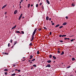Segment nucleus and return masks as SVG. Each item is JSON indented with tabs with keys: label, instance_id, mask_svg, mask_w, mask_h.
<instances>
[{
	"label": "nucleus",
	"instance_id": "nucleus-1",
	"mask_svg": "<svg viewBox=\"0 0 76 76\" xmlns=\"http://www.w3.org/2000/svg\"><path fill=\"white\" fill-rule=\"evenodd\" d=\"M37 28H36L35 29L34 31L32 34V36L31 39V41H34V35H35V33H36V31H37Z\"/></svg>",
	"mask_w": 76,
	"mask_h": 76
},
{
	"label": "nucleus",
	"instance_id": "nucleus-2",
	"mask_svg": "<svg viewBox=\"0 0 76 76\" xmlns=\"http://www.w3.org/2000/svg\"><path fill=\"white\" fill-rule=\"evenodd\" d=\"M7 6V5L6 4L5 5H4L2 8V9H3L4 8H5V7H6Z\"/></svg>",
	"mask_w": 76,
	"mask_h": 76
},
{
	"label": "nucleus",
	"instance_id": "nucleus-3",
	"mask_svg": "<svg viewBox=\"0 0 76 76\" xmlns=\"http://www.w3.org/2000/svg\"><path fill=\"white\" fill-rule=\"evenodd\" d=\"M51 67V66L50 65V64H48L46 67Z\"/></svg>",
	"mask_w": 76,
	"mask_h": 76
},
{
	"label": "nucleus",
	"instance_id": "nucleus-4",
	"mask_svg": "<svg viewBox=\"0 0 76 76\" xmlns=\"http://www.w3.org/2000/svg\"><path fill=\"white\" fill-rule=\"evenodd\" d=\"M18 12V10H15L14 12V14H16V13H17Z\"/></svg>",
	"mask_w": 76,
	"mask_h": 76
},
{
	"label": "nucleus",
	"instance_id": "nucleus-5",
	"mask_svg": "<svg viewBox=\"0 0 76 76\" xmlns=\"http://www.w3.org/2000/svg\"><path fill=\"white\" fill-rule=\"evenodd\" d=\"M15 32H16V33H17V34H18V33H19V34H22V33L20 32L19 31H16Z\"/></svg>",
	"mask_w": 76,
	"mask_h": 76
},
{
	"label": "nucleus",
	"instance_id": "nucleus-6",
	"mask_svg": "<svg viewBox=\"0 0 76 76\" xmlns=\"http://www.w3.org/2000/svg\"><path fill=\"white\" fill-rule=\"evenodd\" d=\"M16 25H15V26L14 27H13L12 28V29H15V28H16Z\"/></svg>",
	"mask_w": 76,
	"mask_h": 76
},
{
	"label": "nucleus",
	"instance_id": "nucleus-7",
	"mask_svg": "<svg viewBox=\"0 0 76 76\" xmlns=\"http://www.w3.org/2000/svg\"><path fill=\"white\" fill-rule=\"evenodd\" d=\"M64 39L65 40H66V39H68V40H70V38H64Z\"/></svg>",
	"mask_w": 76,
	"mask_h": 76
},
{
	"label": "nucleus",
	"instance_id": "nucleus-8",
	"mask_svg": "<svg viewBox=\"0 0 76 76\" xmlns=\"http://www.w3.org/2000/svg\"><path fill=\"white\" fill-rule=\"evenodd\" d=\"M46 1H47V3L48 4H50V1H48V0H47Z\"/></svg>",
	"mask_w": 76,
	"mask_h": 76
},
{
	"label": "nucleus",
	"instance_id": "nucleus-9",
	"mask_svg": "<svg viewBox=\"0 0 76 76\" xmlns=\"http://www.w3.org/2000/svg\"><path fill=\"white\" fill-rule=\"evenodd\" d=\"M60 26V24H58L55 26V28H57V27H58V26Z\"/></svg>",
	"mask_w": 76,
	"mask_h": 76
},
{
	"label": "nucleus",
	"instance_id": "nucleus-10",
	"mask_svg": "<svg viewBox=\"0 0 76 76\" xmlns=\"http://www.w3.org/2000/svg\"><path fill=\"white\" fill-rule=\"evenodd\" d=\"M48 19H49V17L48 16L46 18V20H48Z\"/></svg>",
	"mask_w": 76,
	"mask_h": 76
},
{
	"label": "nucleus",
	"instance_id": "nucleus-11",
	"mask_svg": "<svg viewBox=\"0 0 76 76\" xmlns=\"http://www.w3.org/2000/svg\"><path fill=\"white\" fill-rule=\"evenodd\" d=\"M16 44H17V41L15 42L14 45H16Z\"/></svg>",
	"mask_w": 76,
	"mask_h": 76
},
{
	"label": "nucleus",
	"instance_id": "nucleus-12",
	"mask_svg": "<svg viewBox=\"0 0 76 76\" xmlns=\"http://www.w3.org/2000/svg\"><path fill=\"white\" fill-rule=\"evenodd\" d=\"M51 61L50 60L48 61H47V62L48 63H51Z\"/></svg>",
	"mask_w": 76,
	"mask_h": 76
},
{
	"label": "nucleus",
	"instance_id": "nucleus-13",
	"mask_svg": "<svg viewBox=\"0 0 76 76\" xmlns=\"http://www.w3.org/2000/svg\"><path fill=\"white\" fill-rule=\"evenodd\" d=\"M53 58H54V60L56 59V57L54 56H53Z\"/></svg>",
	"mask_w": 76,
	"mask_h": 76
},
{
	"label": "nucleus",
	"instance_id": "nucleus-14",
	"mask_svg": "<svg viewBox=\"0 0 76 76\" xmlns=\"http://www.w3.org/2000/svg\"><path fill=\"white\" fill-rule=\"evenodd\" d=\"M66 22H65V23H64L63 24V25H66Z\"/></svg>",
	"mask_w": 76,
	"mask_h": 76
},
{
	"label": "nucleus",
	"instance_id": "nucleus-15",
	"mask_svg": "<svg viewBox=\"0 0 76 76\" xmlns=\"http://www.w3.org/2000/svg\"><path fill=\"white\" fill-rule=\"evenodd\" d=\"M30 57L31 58H29V59H31V58H32L33 57V56L32 55L30 56Z\"/></svg>",
	"mask_w": 76,
	"mask_h": 76
},
{
	"label": "nucleus",
	"instance_id": "nucleus-16",
	"mask_svg": "<svg viewBox=\"0 0 76 76\" xmlns=\"http://www.w3.org/2000/svg\"><path fill=\"white\" fill-rule=\"evenodd\" d=\"M66 37V35H62V37Z\"/></svg>",
	"mask_w": 76,
	"mask_h": 76
},
{
	"label": "nucleus",
	"instance_id": "nucleus-17",
	"mask_svg": "<svg viewBox=\"0 0 76 76\" xmlns=\"http://www.w3.org/2000/svg\"><path fill=\"white\" fill-rule=\"evenodd\" d=\"M16 75V74L14 73V74H11V76H15V75Z\"/></svg>",
	"mask_w": 76,
	"mask_h": 76
},
{
	"label": "nucleus",
	"instance_id": "nucleus-18",
	"mask_svg": "<svg viewBox=\"0 0 76 76\" xmlns=\"http://www.w3.org/2000/svg\"><path fill=\"white\" fill-rule=\"evenodd\" d=\"M4 71H5V72H7V71H8V69H4Z\"/></svg>",
	"mask_w": 76,
	"mask_h": 76
},
{
	"label": "nucleus",
	"instance_id": "nucleus-19",
	"mask_svg": "<svg viewBox=\"0 0 76 76\" xmlns=\"http://www.w3.org/2000/svg\"><path fill=\"white\" fill-rule=\"evenodd\" d=\"M64 54V52H62L61 53V55H63Z\"/></svg>",
	"mask_w": 76,
	"mask_h": 76
},
{
	"label": "nucleus",
	"instance_id": "nucleus-20",
	"mask_svg": "<svg viewBox=\"0 0 76 76\" xmlns=\"http://www.w3.org/2000/svg\"><path fill=\"white\" fill-rule=\"evenodd\" d=\"M35 59L34 58L31 60V61H35Z\"/></svg>",
	"mask_w": 76,
	"mask_h": 76
},
{
	"label": "nucleus",
	"instance_id": "nucleus-21",
	"mask_svg": "<svg viewBox=\"0 0 76 76\" xmlns=\"http://www.w3.org/2000/svg\"><path fill=\"white\" fill-rule=\"evenodd\" d=\"M10 43H9L8 45V47H10Z\"/></svg>",
	"mask_w": 76,
	"mask_h": 76
},
{
	"label": "nucleus",
	"instance_id": "nucleus-22",
	"mask_svg": "<svg viewBox=\"0 0 76 76\" xmlns=\"http://www.w3.org/2000/svg\"><path fill=\"white\" fill-rule=\"evenodd\" d=\"M63 26H60V27H59V28L60 29H61V28H63Z\"/></svg>",
	"mask_w": 76,
	"mask_h": 76
},
{
	"label": "nucleus",
	"instance_id": "nucleus-23",
	"mask_svg": "<svg viewBox=\"0 0 76 76\" xmlns=\"http://www.w3.org/2000/svg\"><path fill=\"white\" fill-rule=\"evenodd\" d=\"M30 4H28V7L29 8V7H30Z\"/></svg>",
	"mask_w": 76,
	"mask_h": 76
},
{
	"label": "nucleus",
	"instance_id": "nucleus-24",
	"mask_svg": "<svg viewBox=\"0 0 76 76\" xmlns=\"http://www.w3.org/2000/svg\"><path fill=\"white\" fill-rule=\"evenodd\" d=\"M44 28L46 30H47V28L45 27H44Z\"/></svg>",
	"mask_w": 76,
	"mask_h": 76
},
{
	"label": "nucleus",
	"instance_id": "nucleus-25",
	"mask_svg": "<svg viewBox=\"0 0 76 76\" xmlns=\"http://www.w3.org/2000/svg\"><path fill=\"white\" fill-rule=\"evenodd\" d=\"M51 57H52V55H50L49 56V58H51Z\"/></svg>",
	"mask_w": 76,
	"mask_h": 76
},
{
	"label": "nucleus",
	"instance_id": "nucleus-26",
	"mask_svg": "<svg viewBox=\"0 0 76 76\" xmlns=\"http://www.w3.org/2000/svg\"><path fill=\"white\" fill-rule=\"evenodd\" d=\"M59 42H63V41L62 40H60Z\"/></svg>",
	"mask_w": 76,
	"mask_h": 76
},
{
	"label": "nucleus",
	"instance_id": "nucleus-27",
	"mask_svg": "<svg viewBox=\"0 0 76 76\" xmlns=\"http://www.w3.org/2000/svg\"><path fill=\"white\" fill-rule=\"evenodd\" d=\"M29 45H30V46H31V45H32V43H30L29 44Z\"/></svg>",
	"mask_w": 76,
	"mask_h": 76
},
{
	"label": "nucleus",
	"instance_id": "nucleus-28",
	"mask_svg": "<svg viewBox=\"0 0 76 76\" xmlns=\"http://www.w3.org/2000/svg\"><path fill=\"white\" fill-rule=\"evenodd\" d=\"M72 6H75V4H72Z\"/></svg>",
	"mask_w": 76,
	"mask_h": 76
},
{
	"label": "nucleus",
	"instance_id": "nucleus-29",
	"mask_svg": "<svg viewBox=\"0 0 76 76\" xmlns=\"http://www.w3.org/2000/svg\"><path fill=\"white\" fill-rule=\"evenodd\" d=\"M21 33L22 34H24V32L23 31H21Z\"/></svg>",
	"mask_w": 76,
	"mask_h": 76
},
{
	"label": "nucleus",
	"instance_id": "nucleus-30",
	"mask_svg": "<svg viewBox=\"0 0 76 76\" xmlns=\"http://www.w3.org/2000/svg\"><path fill=\"white\" fill-rule=\"evenodd\" d=\"M75 60V59L74 58H72V61H74Z\"/></svg>",
	"mask_w": 76,
	"mask_h": 76
},
{
	"label": "nucleus",
	"instance_id": "nucleus-31",
	"mask_svg": "<svg viewBox=\"0 0 76 76\" xmlns=\"http://www.w3.org/2000/svg\"><path fill=\"white\" fill-rule=\"evenodd\" d=\"M38 7V4H37L36 5V7Z\"/></svg>",
	"mask_w": 76,
	"mask_h": 76
},
{
	"label": "nucleus",
	"instance_id": "nucleus-32",
	"mask_svg": "<svg viewBox=\"0 0 76 76\" xmlns=\"http://www.w3.org/2000/svg\"><path fill=\"white\" fill-rule=\"evenodd\" d=\"M33 66H34V67H37V65L35 64H34L33 65Z\"/></svg>",
	"mask_w": 76,
	"mask_h": 76
},
{
	"label": "nucleus",
	"instance_id": "nucleus-33",
	"mask_svg": "<svg viewBox=\"0 0 76 76\" xmlns=\"http://www.w3.org/2000/svg\"><path fill=\"white\" fill-rule=\"evenodd\" d=\"M73 41H74V39H72L70 41H71V42H73Z\"/></svg>",
	"mask_w": 76,
	"mask_h": 76
},
{
	"label": "nucleus",
	"instance_id": "nucleus-34",
	"mask_svg": "<svg viewBox=\"0 0 76 76\" xmlns=\"http://www.w3.org/2000/svg\"><path fill=\"white\" fill-rule=\"evenodd\" d=\"M4 74L5 75H7V72H5Z\"/></svg>",
	"mask_w": 76,
	"mask_h": 76
},
{
	"label": "nucleus",
	"instance_id": "nucleus-35",
	"mask_svg": "<svg viewBox=\"0 0 76 76\" xmlns=\"http://www.w3.org/2000/svg\"><path fill=\"white\" fill-rule=\"evenodd\" d=\"M42 9H44V6H42Z\"/></svg>",
	"mask_w": 76,
	"mask_h": 76
},
{
	"label": "nucleus",
	"instance_id": "nucleus-36",
	"mask_svg": "<svg viewBox=\"0 0 76 76\" xmlns=\"http://www.w3.org/2000/svg\"><path fill=\"white\" fill-rule=\"evenodd\" d=\"M39 51H37V54H39Z\"/></svg>",
	"mask_w": 76,
	"mask_h": 76
},
{
	"label": "nucleus",
	"instance_id": "nucleus-37",
	"mask_svg": "<svg viewBox=\"0 0 76 76\" xmlns=\"http://www.w3.org/2000/svg\"><path fill=\"white\" fill-rule=\"evenodd\" d=\"M23 15V14L21 13V15H20V16H21V17H22Z\"/></svg>",
	"mask_w": 76,
	"mask_h": 76
},
{
	"label": "nucleus",
	"instance_id": "nucleus-38",
	"mask_svg": "<svg viewBox=\"0 0 76 76\" xmlns=\"http://www.w3.org/2000/svg\"><path fill=\"white\" fill-rule=\"evenodd\" d=\"M12 39H11V40H10V42H11V43H12Z\"/></svg>",
	"mask_w": 76,
	"mask_h": 76
},
{
	"label": "nucleus",
	"instance_id": "nucleus-39",
	"mask_svg": "<svg viewBox=\"0 0 76 76\" xmlns=\"http://www.w3.org/2000/svg\"><path fill=\"white\" fill-rule=\"evenodd\" d=\"M65 18H66V19H69V18H68V17H67V16Z\"/></svg>",
	"mask_w": 76,
	"mask_h": 76
},
{
	"label": "nucleus",
	"instance_id": "nucleus-40",
	"mask_svg": "<svg viewBox=\"0 0 76 76\" xmlns=\"http://www.w3.org/2000/svg\"><path fill=\"white\" fill-rule=\"evenodd\" d=\"M4 54H6V55H8V53H4Z\"/></svg>",
	"mask_w": 76,
	"mask_h": 76
},
{
	"label": "nucleus",
	"instance_id": "nucleus-41",
	"mask_svg": "<svg viewBox=\"0 0 76 76\" xmlns=\"http://www.w3.org/2000/svg\"><path fill=\"white\" fill-rule=\"evenodd\" d=\"M38 30H39V31H41V28H39L38 29Z\"/></svg>",
	"mask_w": 76,
	"mask_h": 76
},
{
	"label": "nucleus",
	"instance_id": "nucleus-42",
	"mask_svg": "<svg viewBox=\"0 0 76 76\" xmlns=\"http://www.w3.org/2000/svg\"><path fill=\"white\" fill-rule=\"evenodd\" d=\"M51 32H52L51 31H50V35H51V34H52Z\"/></svg>",
	"mask_w": 76,
	"mask_h": 76
},
{
	"label": "nucleus",
	"instance_id": "nucleus-43",
	"mask_svg": "<svg viewBox=\"0 0 76 76\" xmlns=\"http://www.w3.org/2000/svg\"><path fill=\"white\" fill-rule=\"evenodd\" d=\"M55 23H53L52 24V25H54Z\"/></svg>",
	"mask_w": 76,
	"mask_h": 76
},
{
	"label": "nucleus",
	"instance_id": "nucleus-44",
	"mask_svg": "<svg viewBox=\"0 0 76 76\" xmlns=\"http://www.w3.org/2000/svg\"><path fill=\"white\" fill-rule=\"evenodd\" d=\"M59 37H62V35H59Z\"/></svg>",
	"mask_w": 76,
	"mask_h": 76
},
{
	"label": "nucleus",
	"instance_id": "nucleus-45",
	"mask_svg": "<svg viewBox=\"0 0 76 76\" xmlns=\"http://www.w3.org/2000/svg\"><path fill=\"white\" fill-rule=\"evenodd\" d=\"M58 53H60V50H58Z\"/></svg>",
	"mask_w": 76,
	"mask_h": 76
},
{
	"label": "nucleus",
	"instance_id": "nucleus-46",
	"mask_svg": "<svg viewBox=\"0 0 76 76\" xmlns=\"http://www.w3.org/2000/svg\"><path fill=\"white\" fill-rule=\"evenodd\" d=\"M42 3H41L39 4L40 6H41V5H42Z\"/></svg>",
	"mask_w": 76,
	"mask_h": 76
},
{
	"label": "nucleus",
	"instance_id": "nucleus-47",
	"mask_svg": "<svg viewBox=\"0 0 76 76\" xmlns=\"http://www.w3.org/2000/svg\"><path fill=\"white\" fill-rule=\"evenodd\" d=\"M18 71V72H20V70L19 69Z\"/></svg>",
	"mask_w": 76,
	"mask_h": 76
},
{
	"label": "nucleus",
	"instance_id": "nucleus-48",
	"mask_svg": "<svg viewBox=\"0 0 76 76\" xmlns=\"http://www.w3.org/2000/svg\"><path fill=\"white\" fill-rule=\"evenodd\" d=\"M5 15H6L7 14V12H5L4 13Z\"/></svg>",
	"mask_w": 76,
	"mask_h": 76
},
{
	"label": "nucleus",
	"instance_id": "nucleus-49",
	"mask_svg": "<svg viewBox=\"0 0 76 76\" xmlns=\"http://www.w3.org/2000/svg\"><path fill=\"white\" fill-rule=\"evenodd\" d=\"M20 19H21V18L19 17V19H18V20H20Z\"/></svg>",
	"mask_w": 76,
	"mask_h": 76
},
{
	"label": "nucleus",
	"instance_id": "nucleus-50",
	"mask_svg": "<svg viewBox=\"0 0 76 76\" xmlns=\"http://www.w3.org/2000/svg\"><path fill=\"white\" fill-rule=\"evenodd\" d=\"M70 66H69L68 67H67V68H70Z\"/></svg>",
	"mask_w": 76,
	"mask_h": 76
},
{
	"label": "nucleus",
	"instance_id": "nucleus-51",
	"mask_svg": "<svg viewBox=\"0 0 76 76\" xmlns=\"http://www.w3.org/2000/svg\"><path fill=\"white\" fill-rule=\"evenodd\" d=\"M49 20H51V18H49Z\"/></svg>",
	"mask_w": 76,
	"mask_h": 76
},
{
	"label": "nucleus",
	"instance_id": "nucleus-52",
	"mask_svg": "<svg viewBox=\"0 0 76 76\" xmlns=\"http://www.w3.org/2000/svg\"><path fill=\"white\" fill-rule=\"evenodd\" d=\"M20 9H21V8H22V6H20Z\"/></svg>",
	"mask_w": 76,
	"mask_h": 76
},
{
	"label": "nucleus",
	"instance_id": "nucleus-53",
	"mask_svg": "<svg viewBox=\"0 0 76 76\" xmlns=\"http://www.w3.org/2000/svg\"><path fill=\"white\" fill-rule=\"evenodd\" d=\"M13 66H14V67H15V66H16L15 64H14L13 65Z\"/></svg>",
	"mask_w": 76,
	"mask_h": 76
},
{
	"label": "nucleus",
	"instance_id": "nucleus-54",
	"mask_svg": "<svg viewBox=\"0 0 76 76\" xmlns=\"http://www.w3.org/2000/svg\"><path fill=\"white\" fill-rule=\"evenodd\" d=\"M15 71H18V69H15Z\"/></svg>",
	"mask_w": 76,
	"mask_h": 76
},
{
	"label": "nucleus",
	"instance_id": "nucleus-55",
	"mask_svg": "<svg viewBox=\"0 0 76 76\" xmlns=\"http://www.w3.org/2000/svg\"><path fill=\"white\" fill-rule=\"evenodd\" d=\"M24 17H22V19H24Z\"/></svg>",
	"mask_w": 76,
	"mask_h": 76
},
{
	"label": "nucleus",
	"instance_id": "nucleus-56",
	"mask_svg": "<svg viewBox=\"0 0 76 76\" xmlns=\"http://www.w3.org/2000/svg\"><path fill=\"white\" fill-rule=\"evenodd\" d=\"M32 6H33V4H31V7H32Z\"/></svg>",
	"mask_w": 76,
	"mask_h": 76
},
{
	"label": "nucleus",
	"instance_id": "nucleus-57",
	"mask_svg": "<svg viewBox=\"0 0 76 76\" xmlns=\"http://www.w3.org/2000/svg\"><path fill=\"white\" fill-rule=\"evenodd\" d=\"M23 0H21V2H23Z\"/></svg>",
	"mask_w": 76,
	"mask_h": 76
},
{
	"label": "nucleus",
	"instance_id": "nucleus-58",
	"mask_svg": "<svg viewBox=\"0 0 76 76\" xmlns=\"http://www.w3.org/2000/svg\"><path fill=\"white\" fill-rule=\"evenodd\" d=\"M33 69V67H31V69Z\"/></svg>",
	"mask_w": 76,
	"mask_h": 76
},
{
	"label": "nucleus",
	"instance_id": "nucleus-59",
	"mask_svg": "<svg viewBox=\"0 0 76 76\" xmlns=\"http://www.w3.org/2000/svg\"><path fill=\"white\" fill-rule=\"evenodd\" d=\"M70 76H73V75H70Z\"/></svg>",
	"mask_w": 76,
	"mask_h": 76
},
{
	"label": "nucleus",
	"instance_id": "nucleus-60",
	"mask_svg": "<svg viewBox=\"0 0 76 76\" xmlns=\"http://www.w3.org/2000/svg\"><path fill=\"white\" fill-rule=\"evenodd\" d=\"M30 63L31 64L32 63V62H31Z\"/></svg>",
	"mask_w": 76,
	"mask_h": 76
},
{
	"label": "nucleus",
	"instance_id": "nucleus-61",
	"mask_svg": "<svg viewBox=\"0 0 76 76\" xmlns=\"http://www.w3.org/2000/svg\"><path fill=\"white\" fill-rule=\"evenodd\" d=\"M40 0H39V1H40Z\"/></svg>",
	"mask_w": 76,
	"mask_h": 76
},
{
	"label": "nucleus",
	"instance_id": "nucleus-62",
	"mask_svg": "<svg viewBox=\"0 0 76 76\" xmlns=\"http://www.w3.org/2000/svg\"><path fill=\"white\" fill-rule=\"evenodd\" d=\"M51 23H53V21H51Z\"/></svg>",
	"mask_w": 76,
	"mask_h": 76
},
{
	"label": "nucleus",
	"instance_id": "nucleus-63",
	"mask_svg": "<svg viewBox=\"0 0 76 76\" xmlns=\"http://www.w3.org/2000/svg\"><path fill=\"white\" fill-rule=\"evenodd\" d=\"M28 61L29 62L31 61L29 60V61Z\"/></svg>",
	"mask_w": 76,
	"mask_h": 76
},
{
	"label": "nucleus",
	"instance_id": "nucleus-64",
	"mask_svg": "<svg viewBox=\"0 0 76 76\" xmlns=\"http://www.w3.org/2000/svg\"><path fill=\"white\" fill-rule=\"evenodd\" d=\"M20 4H21V1H20Z\"/></svg>",
	"mask_w": 76,
	"mask_h": 76
}]
</instances>
